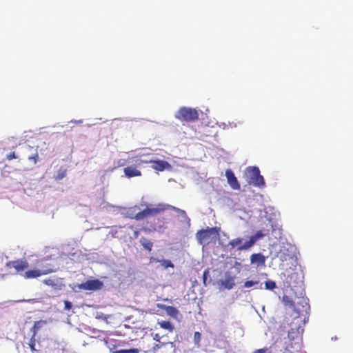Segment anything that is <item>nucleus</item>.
Instances as JSON below:
<instances>
[{
    "label": "nucleus",
    "instance_id": "a211bd4d",
    "mask_svg": "<svg viewBox=\"0 0 353 353\" xmlns=\"http://www.w3.org/2000/svg\"><path fill=\"white\" fill-rule=\"evenodd\" d=\"M46 321L43 320L35 321L34 325L30 329V332L32 333V335L37 336L39 330L41 329L43 325H46Z\"/></svg>",
    "mask_w": 353,
    "mask_h": 353
},
{
    "label": "nucleus",
    "instance_id": "4c0bfd02",
    "mask_svg": "<svg viewBox=\"0 0 353 353\" xmlns=\"http://www.w3.org/2000/svg\"><path fill=\"white\" fill-rule=\"evenodd\" d=\"M159 337L158 334H156V335H155V337H154V339L155 340H157V341H159Z\"/></svg>",
    "mask_w": 353,
    "mask_h": 353
},
{
    "label": "nucleus",
    "instance_id": "58836bf2",
    "mask_svg": "<svg viewBox=\"0 0 353 353\" xmlns=\"http://www.w3.org/2000/svg\"><path fill=\"white\" fill-rule=\"evenodd\" d=\"M259 289H262V285H261V284L260 285V286H259Z\"/></svg>",
    "mask_w": 353,
    "mask_h": 353
},
{
    "label": "nucleus",
    "instance_id": "39448f33",
    "mask_svg": "<svg viewBox=\"0 0 353 353\" xmlns=\"http://www.w3.org/2000/svg\"><path fill=\"white\" fill-rule=\"evenodd\" d=\"M175 117L181 121L194 122L199 119V112L194 108L181 107L176 112Z\"/></svg>",
    "mask_w": 353,
    "mask_h": 353
},
{
    "label": "nucleus",
    "instance_id": "9b49d317",
    "mask_svg": "<svg viewBox=\"0 0 353 353\" xmlns=\"http://www.w3.org/2000/svg\"><path fill=\"white\" fill-rule=\"evenodd\" d=\"M225 176L227 178L228 184L233 190H240L241 185L234 172L231 170L228 169L225 171Z\"/></svg>",
    "mask_w": 353,
    "mask_h": 353
},
{
    "label": "nucleus",
    "instance_id": "20e7f679",
    "mask_svg": "<svg viewBox=\"0 0 353 353\" xmlns=\"http://www.w3.org/2000/svg\"><path fill=\"white\" fill-rule=\"evenodd\" d=\"M245 174L249 184H252L253 185L259 188H263L265 186L263 176L261 175L260 170L258 167H248L245 170Z\"/></svg>",
    "mask_w": 353,
    "mask_h": 353
},
{
    "label": "nucleus",
    "instance_id": "c85d7f7f",
    "mask_svg": "<svg viewBox=\"0 0 353 353\" xmlns=\"http://www.w3.org/2000/svg\"><path fill=\"white\" fill-rule=\"evenodd\" d=\"M161 265L165 269L168 268H174V264L170 260L163 259L160 261Z\"/></svg>",
    "mask_w": 353,
    "mask_h": 353
},
{
    "label": "nucleus",
    "instance_id": "393cba45",
    "mask_svg": "<svg viewBox=\"0 0 353 353\" xmlns=\"http://www.w3.org/2000/svg\"><path fill=\"white\" fill-rule=\"evenodd\" d=\"M28 345L32 352H37V350L35 348L36 345V336L32 335Z\"/></svg>",
    "mask_w": 353,
    "mask_h": 353
},
{
    "label": "nucleus",
    "instance_id": "473e14b6",
    "mask_svg": "<svg viewBox=\"0 0 353 353\" xmlns=\"http://www.w3.org/2000/svg\"><path fill=\"white\" fill-rule=\"evenodd\" d=\"M208 275H209V269H206L204 270V272L203 273V283L205 286L207 285L206 281H207Z\"/></svg>",
    "mask_w": 353,
    "mask_h": 353
},
{
    "label": "nucleus",
    "instance_id": "a878e982",
    "mask_svg": "<svg viewBox=\"0 0 353 353\" xmlns=\"http://www.w3.org/2000/svg\"><path fill=\"white\" fill-rule=\"evenodd\" d=\"M265 287L266 290H273L276 285L274 281L268 280L265 282Z\"/></svg>",
    "mask_w": 353,
    "mask_h": 353
},
{
    "label": "nucleus",
    "instance_id": "4be33fe9",
    "mask_svg": "<svg viewBox=\"0 0 353 353\" xmlns=\"http://www.w3.org/2000/svg\"><path fill=\"white\" fill-rule=\"evenodd\" d=\"M6 159L8 161H11L12 159L21 160V154H17L14 151H13V152H10V153H8L6 155Z\"/></svg>",
    "mask_w": 353,
    "mask_h": 353
},
{
    "label": "nucleus",
    "instance_id": "6e6552de",
    "mask_svg": "<svg viewBox=\"0 0 353 353\" xmlns=\"http://www.w3.org/2000/svg\"><path fill=\"white\" fill-rule=\"evenodd\" d=\"M6 266L8 268H14L17 274L22 276L24 271L29 267V263L26 260L20 259L7 262Z\"/></svg>",
    "mask_w": 353,
    "mask_h": 353
},
{
    "label": "nucleus",
    "instance_id": "0eeeda50",
    "mask_svg": "<svg viewBox=\"0 0 353 353\" xmlns=\"http://www.w3.org/2000/svg\"><path fill=\"white\" fill-rule=\"evenodd\" d=\"M21 158H26L30 161H32L34 164H36L39 159L37 148L25 145L21 148Z\"/></svg>",
    "mask_w": 353,
    "mask_h": 353
},
{
    "label": "nucleus",
    "instance_id": "6ab92c4d",
    "mask_svg": "<svg viewBox=\"0 0 353 353\" xmlns=\"http://www.w3.org/2000/svg\"><path fill=\"white\" fill-rule=\"evenodd\" d=\"M255 243L256 242L254 241V239H253L252 236H250L248 241H245L243 245L237 248V250H248L249 248L252 247Z\"/></svg>",
    "mask_w": 353,
    "mask_h": 353
},
{
    "label": "nucleus",
    "instance_id": "f704fd0d",
    "mask_svg": "<svg viewBox=\"0 0 353 353\" xmlns=\"http://www.w3.org/2000/svg\"><path fill=\"white\" fill-rule=\"evenodd\" d=\"M165 345V343H159V344H156L153 347H152V351L154 353H157V351L158 350V349L161 348L162 346H164Z\"/></svg>",
    "mask_w": 353,
    "mask_h": 353
},
{
    "label": "nucleus",
    "instance_id": "5701e85b",
    "mask_svg": "<svg viewBox=\"0 0 353 353\" xmlns=\"http://www.w3.org/2000/svg\"><path fill=\"white\" fill-rule=\"evenodd\" d=\"M268 234V232H267L266 233L263 232V231L261 230H259V231H257L254 235H252L251 236L252 238L253 239H254V241L256 242V241H258L259 239H262L263 237H264L265 236H266L267 234Z\"/></svg>",
    "mask_w": 353,
    "mask_h": 353
},
{
    "label": "nucleus",
    "instance_id": "ddd939ff",
    "mask_svg": "<svg viewBox=\"0 0 353 353\" xmlns=\"http://www.w3.org/2000/svg\"><path fill=\"white\" fill-rule=\"evenodd\" d=\"M134 165H128L124 168V174L128 178H132L135 176H141V172L137 169V167L134 163Z\"/></svg>",
    "mask_w": 353,
    "mask_h": 353
},
{
    "label": "nucleus",
    "instance_id": "9d476101",
    "mask_svg": "<svg viewBox=\"0 0 353 353\" xmlns=\"http://www.w3.org/2000/svg\"><path fill=\"white\" fill-rule=\"evenodd\" d=\"M148 161H142L141 159L137 158V157H128L127 159H119L115 163L117 167H123L130 163H134L137 166H140L143 163H147Z\"/></svg>",
    "mask_w": 353,
    "mask_h": 353
},
{
    "label": "nucleus",
    "instance_id": "7c9ffc66",
    "mask_svg": "<svg viewBox=\"0 0 353 353\" xmlns=\"http://www.w3.org/2000/svg\"><path fill=\"white\" fill-rule=\"evenodd\" d=\"M201 339V334L199 332H195L194 334V342L197 346H199L200 341Z\"/></svg>",
    "mask_w": 353,
    "mask_h": 353
},
{
    "label": "nucleus",
    "instance_id": "1a4fd4ad",
    "mask_svg": "<svg viewBox=\"0 0 353 353\" xmlns=\"http://www.w3.org/2000/svg\"><path fill=\"white\" fill-rule=\"evenodd\" d=\"M79 290H98L102 288L103 283L98 279L88 280L77 285Z\"/></svg>",
    "mask_w": 353,
    "mask_h": 353
},
{
    "label": "nucleus",
    "instance_id": "f03ea898",
    "mask_svg": "<svg viewBox=\"0 0 353 353\" xmlns=\"http://www.w3.org/2000/svg\"><path fill=\"white\" fill-rule=\"evenodd\" d=\"M166 210H172L177 213H179L181 216L185 217L186 212L183 210H181L174 206L168 205V204H159L157 208H146L142 211L137 213L134 216V219L136 220H143L149 216H154L157 214L163 212Z\"/></svg>",
    "mask_w": 353,
    "mask_h": 353
},
{
    "label": "nucleus",
    "instance_id": "bb28decb",
    "mask_svg": "<svg viewBox=\"0 0 353 353\" xmlns=\"http://www.w3.org/2000/svg\"><path fill=\"white\" fill-rule=\"evenodd\" d=\"M112 353H139V350L137 348L129 350H119L112 352Z\"/></svg>",
    "mask_w": 353,
    "mask_h": 353
},
{
    "label": "nucleus",
    "instance_id": "c9c22d12",
    "mask_svg": "<svg viewBox=\"0 0 353 353\" xmlns=\"http://www.w3.org/2000/svg\"><path fill=\"white\" fill-rule=\"evenodd\" d=\"M268 349L267 348H261L255 350L253 353H267Z\"/></svg>",
    "mask_w": 353,
    "mask_h": 353
},
{
    "label": "nucleus",
    "instance_id": "72a5a7b5",
    "mask_svg": "<svg viewBox=\"0 0 353 353\" xmlns=\"http://www.w3.org/2000/svg\"><path fill=\"white\" fill-rule=\"evenodd\" d=\"M72 307V304L69 301H64V309L65 310H70Z\"/></svg>",
    "mask_w": 353,
    "mask_h": 353
},
{
    "label": "nucleus",
    "instance_id": "f257e3e1",
    "mask_svg": "<svg viewBox=\"0 0 353 353\" xmlns=\"http://www.w3.org/2000/svg\"><path fill=\"white\" fill-rule=\"evenodd\" d=\"M282 353H299L301 348V337L299 327H291L287 336L277 340Z\"/></svg>",
    "mask_w": 353,
    "mask_h": 353
},
{
    "label": "nucleus",
    "instance_id": "4468645a",
    "mask_svg": "<svg viewBox=\"0 0 353 353\" xmlns=\"http://www.w3.org/2000/svg\"><path fill=\"white\" fill-rule=\"evenodd\" d=\"M252 264H256L257 266H263L265 263V257L261 253L252 254L250 256Z\"/></svg>",
    "mask_w": 353,
    "mask_h": 353
},
{
    "label": "nucleus",
    "instance_id": "cd10ccee",
    "mask_svg": "<svg viewBox=\"0 0 353 353\" xmlns=\"http://www.w3.org/2000/svg\"><path fill=\"white\" fill-rule=\"evenodd\" d=\"M66 172L67 171L65 169H60L58 171L57 174L54 176V179L56 180H61L63 179L66 175Z\"/></svg>",
    "mask_w": 353,
    "mask_h": 353
},
{
    "label": "nucleus",
    "instance_id": "b1692460",
    "mask_svg": "<svg viewBox=\"0 0 353 353\" xmlns=\"http://www.w3.org/2000/svg\"><path fill=\"white\" fill-rule=\"evenodd\" d=\"M159 325H160L161 327L165 329V330L172 331L173 329V326H172V323L168 321H163L159 323Z\"/></svg>",
    "mask_w": 353,
    "mask_h": 353
},
{
    "label": "nucleus",
    "instance_id": "f3484780",
    "mask_svg": "<svg viewBox=\"0 0 353 353\" xmlns=\"http://www.w3.org/2000/svg\"><path fill=\"white\" fill-rule=\"evenodd\" d=\"M221 285L228 290L232 289L234 285V277L230 275H226L225 279L221 281Z\"/></svg>",
    "mask_w": 353,
    "mask_h": 353
},
{
    "label": "nucleus",
    "instance_id": "2f4dec72",
    "mask_svg": "<svg viewBox=\"0 0 353 353\" xmlns=\"http://www.w3.org/2000/svg\"><path fill=\"white\" fill-rule=\"evenodd\" d=\"M259 281H247L244 283L243 284V286L246 288H251L255 285H258L259 284Z\"/></svg>",
    "mask_w": 353,
    "mask_h": 353
},
{
    "label": "nucleus",
    "instance_id": "aec40b11",
    "mask_svg": "<svg viewBox=\"0 0 353 353\" xmlns=\"http://www.w3.org/2000/svg\"><path fill=\"white\" fill-rule=\"evenodd\" d=\"M140 243H141V245L145 250H147L148 252L152 251L153 243L150 240H148V239H146L145 237H142L140 239Z\"/></svg>",
    "mask_w": 353,
    "mask_h": 353
},
{
    "label": "nucleus",
    "instance_id": "c756f323",
    "mask_svg": "<svg viewBox=\"0 0 353 353\" xmlns=\"http://www.w3.org/2000/svg\"><path fill=\"white\" fill-rule=\"evenodd\" d=\"M283 301L285 305H289L291 307H295L294 302L288 296H284L283 297Z\"/></svg>",
    "mask_w": 353,
    "mask_h": 353
},
{
    "label": "nucleus",
    "instance_id": "412c9836",
    "mask_svg": "<svg viewBox=\"0 0 353 353\" xmlns=\"http://www.w3.org/2000/svg\"><path fill=\"white\" fill-rule=\"evenodd\" d=\"M241 243H242V239L236 238V239L231 240L229 242L228 245H230L231 247V248H234L237 246L239 247V246L241 245H242Z\"/></svg>",
    "mask_w": 353,
    "mask_h": 353
},
{
    "label": "nucleus",
    "instance_id": "e433bc0d",
    "mask_svg": "<svg viewBox=\"0 0 353 353\" xmlns=\"http://www.w3.org/2000/svg\"><path fill=\"white\" fill-rule=\"evenodd\" d=\"M139 234V231L136 230V231L134 232V238H137Z\"/></svg>",
    "mask_w": 353,
    "mask_h": 353
},
{
    "label": "nucleus",
    "instance_id": "2eb2a0df",
    "mask_svg": "<svg viewBox=\"0 0 353 353\" xmlns=\"http://www.w3.org/2000/svg\"><path fill=\"white\" fill-rule=\"evenodd\" d=\"M43 282L44 284L50 286L52 289L57 291L61 290L65 287V285L58 280L54 281L53 279H48L43 280Z\"/></svg>",
    "mask_w": 353,
    "mask_h": 353
},
{
    "label": "nucleus",
    "instance_id": "dca6fc26",
    "mask_svg": "<svg viewBox=\"0 0 353 353\" xmlns=\"http://www.w3.org/2000/svg\"><path fill=\"white\" fill-rule=\"evenodd\" d=\"M158 307L163 309L166 312L167 314L172 317L176 318L179 314V310L173 306L158 305Z\"/></svg>",
    "mask_w": 353,
    "mask_h": 353
},
{
    "label": "nucleus",
    "instance_id": "423d86ee",
    "mask_svg": "<svg viewBox=\"0 0 353 353\" xmlns=\"http://www.w3.org/2000/svg\"><path fill=\"white\" fill-rule=\"evenodd\" d=\"M55 269L51 266H43L41 269H33L25 271L22 276L25 279H32L40 277L42 275H46L50 273L54 272Z\"/></svg>",
    "mask_w": 353,
    "mask_h": 353
},
{
    "label": "nucleus",
    "instance_id": "f8f14e48",
    "mask_svg": "<svg viewBox=\"0 0 353 353\" xmlns=\"http://www.w3.org/2000/svg\"><path fill=\"white\" fill-rule=\"evenodd\" d=\"M142 161H148L146 163H152V168L157 171H163L170 167L168 162L163 160H143Z\"/></svg>",
    "mask_w": 353,
    "mask_h": 353
},
{
    "label": "nucleus",
    "instance_id": "7ed1b4c3",
    "mask_svg": "<svg viewBox=\"0 0 353 353\" xmlns=\"http://www.w3.org/2000/svg\"><path fill=\"white\" fill-rule=\"evenodd\" d=\"M220 230V228L218 227H208L205 229L199 230L196 234V238L199 244L208 245L219 238Z\"/></svg>",
    "mask_w": 353,
    "mask_h": 353
}]
</instances>
